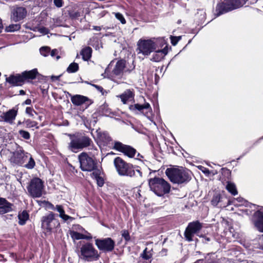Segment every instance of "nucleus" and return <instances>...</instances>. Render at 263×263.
Returning a JSON list of instances; mask_svg holds the SVG:
<instances>
[{"label": "nucleus", "mask_w": 263, "mask_h": 263, "mask_svg": "<svg viewBox=\"0 0 263 263\" xmlns=\"http://www.w3.org/2000/svg\"><path fill=\"white\" fill-rule=\"evenodd\" d=\"M176 37H178V41L181 39V36H176Z\"/></svg>", "instance_id": "nucleus-64"}, {"label": "nucleus", "mask_w": 263, "mask_h": 263, "mask_svg": "<svg viewBox=\"0 0 263 263\" xmlns=\"http://www.w3.org/2000/svg\"><path fill=\"white\" fill-rule=\"evenodd\" d=\"M80 256L81 259L87 261H96L100 257L98 251L90 242H86L82 245L80 248Z\"/></svg>", "instance_id": "nucleus-7"}, {"label": "nucleus", "mask_w": 263, "mask_h": 263, "mask_svg": "<svg viewBox=\"0 0 263 263\" xmlns=\"http://www.w3.org/2000/svg\"><path fill=\"white\" fill-rule=\"evenodd\" d=\"M93 86L100 92H101L102 95H104V93H107L106 91H105L103 89V88L101 86L97 85H93Z\"/></svg>", "instance_id": "nucleus-50"}, {"label": "nucleus", "mask_w": 263, "mask_h": 263, "mask_svg": "<svg viewBox=\"0 0 263 263\" xmlns=\"http://www.w3.org/2000/svg\"><path fill=\"white\" fill-rule=\"evenodd\" d=\"M31 104V100L29 99H27L24 103L23 104L30 105Z\"/></svg>", "instance_id": "nucleus-56"}, {"label": "nucleus", "mask_w": 263, "mask_h": 263, "mask_svg": "<svg viewBox=\"0 0 263 263\" xmlns=\"http://www.w3.org/2000/svg\"><path fill=\"white\" fill-rule=\"evenodd\" d=\"M92 152H90L91 157L88 156L85 152H82L78 157L79 161L80 163V168L83 171L91 172L97 167V163L93 157L98 155V150L96 147L92 146L90 148Z\"/></svg>", "instance_id": "nucleus-4"}, {"label": "nucleus", "mask_w": 263, "mask_h": 263, "mask_svg": "<svg viewBox=\"0 0 263 263\" xmlns=\"http://www.w3.org/2000/svg\"><path fill=\"white\" fill-rule=\"evenodd\" d=\"M54 5L58 8L63 6V1H53Z\"/></svg>", "instance_id": "nucleus-54"}, {"label": "nucleus", "mask_w": 263, "mask_h": 263, "mask_svg": "<svg viewBox=\"0 0 263 263\" xmlns=\"http://www.w3.org/2000/svg\"><path fill=\"white\" fill-rule=\"evenodd\" d=\"M21 25L19 24H11L7 26L5 30L7 32H14L20 30Z\"/></svg>", "instance_id": "nucleus-35"}, {"label": "nucleus", "mask_w": 263, "mask_h": 263, "mask_svg": "<svg viewBox=\"0 0 263 263\" xmlns=\"http://www.w3.org/2000/svg\"><path fill=\"white\" fill-rule=\"evenodd\" d=\"M115 15L116 18L119 20L122 24H124L126 23V21L121 13L119 12L115 13Z\"/></svg>", "instance_id": "nucleus-40"}, {"label": "nucleus", "mask_w": 263, "mask_h": 263, "mask_svg": "<svg viewBox=\"0 0 263 263\" xmlns=\"http://www.w3.org/2000/svg\"><path fill=\"white\" fill-rule=\"evenodd\" d=\"M95 245L100 251L103 252H110L115 248V242L111 238L107 237L96 239Z\"/></svg>", "instance_id": "nucleus-12"}, {"label": "nucleus", "mask_w": 263, "mask_h": 263, "mask_svg": "<svg viewBox=\"0 0 263 263\" xmlns=\"http://www.w3.org/2000/svg\"><path fill=\"white\" fill-rule=\"evenodd\" d=\"M257 208V205L248 202V211L250 209L254 211L251 217V221L259 232L263 233V208L259 210Z\"/></svg>", "instance_id": "nucleus-8"}, {"label": "nucleus", "mask_w": 263, "mask_h": 263, "mask_svg": "<svg viewBox=\"0 0 263 263\" xmlns=\"http://www.w3.org/2000/svg\"><path fill=\"white\" fill-rule=\"evenodd\" d=\"M138 263H151V262H147V261H141V260H140L138 262Z\"/></svg>", "instance_id": "nucleus-61"}, {"label": "nucleus", "mask_w": 263, "mask_h": 263, "mask_svg": "<svg viewBox=\"0 0 263 263\" xmlns=\"http://www.w3.org/2000/svg\"><path fill=\"white\" fill-rule=\"evenodd\" d=\"M136 149L132 147L129 145H127L124 149L123 153H124L125 155L129 157L132 158L133 157L136 153Z\"/></svg>", "instance_id": "nucleus-32"}, {"label": "nucleus", "mask_w": 263, "mask_h": 263, "mask_svg": "<svg viewBox=\"0 0 263 263\" xmlns=\"http://www.w3.org/2000/svg\"><path fill=\"white\" fill-rule=\"evenodd\" d=\"M17 115V110L11 109L6 112L0 111V122H5L10 124L13 123Z\"/></svg>", "instance_id": "nucleus-16"}, {"label": "nucleus", "mask_w": 263, "mask_h": 263, "mask_svg": "<svg viewBox=\"0 0 263 263\" xmlns=\"http://www.w3.org/2000/svg\"><path fill=\"white\" fill-rule=\"evenodd\" d=\"M100 110L102 114H107L110 112L108 110V106L106 104L101 105L100 107Z\"/></svg>", "instance_id": "nucleus-44"}, {"label": "nucleus", "mask_w": 263, "mask_h": 263, "mask_svg": "<svg viewBox=\"0 0 263 263\" xmlns=\"http://www.w3.org/2000/svg\"><path fill=\"white\" fill-rule=\"evenodd\" d=\"M27 11L23 7H12L11 8L10 19L14 22L23 20L27 15Z\"/></svg>", "instance_id": "nucleus-14"}, {"label": "nucleus", "mask_w": 263, "mask_h": 263, "mask_svg": "<svg viewBox=\"0 0 263 263\" xmlns=\"http://www.w3.org/2000/svg\"><path fill=\"white\" fill-rule=\"evenodd\" d=\"M170 39L171 40V43L173 45L175 46L178 43V39L176 36H171Z\"/></svg>", "instance_id": "nucleus-51"}, {"label": "nucleus", "mask_w": 263, "mask_h": 263, "mask_svg": "<svg viewBox=\"0 0 263 263\" xmlns=\"http://www.w3.org/2000/svg\"><path fill=\"white\" fill-rule=\"evenodd\" d=\"M166 44L165 41L162 39L142 40L137 43V53L144 56H148L158 47H163Z\"/></svg>", "instance_id": "nucleus-1"}, {"label": "nucleus", "mask_w": 263, "mask_h": 263, "mask_svg": "<svg viewBox=\"0 0 263 263\" xmlns=\"http://www.w3.org/2000/svg\"><path fill=\"white\" fill-rule=\"evenodd\" d=\"M41 223L42 228L47 233H51L60 226L58 219L55 218L54 214L51 212L42 217Z\"/></svg>", "instance_id": "nucleus-10"}, {"label": "nucleus", "mask_w": 263, "mask_h": 263, "mask_svg": "<svg viewBox=\"0 0 263 263\" xmlns=\"http://www.w3.org/2000/svg\"><path fill=\"white\" fill-rule=\"evenodd\" d=\"M245 1H222L219 3L215 9V15L218 16L222 14L238 8L245 4Z\"/></svg>", "instance_id": "nucleus-9"}, {"label": "nucleus", "mask_w": 263, "mask_h": 263, "mask_svg": "<svg viewBox=\"0 0 263 263\" xmlns=\"http://www.w3.org/2000/svg\"><path fill=\"white\" fill-rule=\"evenodd\" d=\"M202 263H220L217 255L214 253H208L205 257Z\"/></svg>", "instance_id": "nucleus-26"}, {"label": "nucleus", "mask_w": 263, "mask_h": 263, "mask_svg": "<svg viewBox=\"0 0 263 263\" xmlns=\"http://www.w3.org/2000/svg\"><path fill=\"white\" fill-rule=\"evenodd\" d=\"M74 229L76 230L77 231H79V232H81V233H84L85 234L88 235V233L83 228H82L80 225L75 226Z\"/></svg>", "instance_id": "nucleus-47"}, {"label": "nucleus", "mask_w": 263, "mask_h": 263, "mask_svg": "<svg viewBox=\"0 0 263 263\" xmlns=\"http://www.w3.org/2000/svg\"><path fill=\"white\" fill-rule=\"evenodd\" d=\"M58 50L57 49H53L51 51H50V54L52 57H54L58 54Z\"/></svg>", "instance_id": "nucleus-53"}, {"label": "nucleus", "mask_w": 263, "mask_h": 263, "mask_svg": "<svg viewBox=\"0 0 263 263\" xmlns=\"http://www.w3.org/2000/svg\"><path fill=\"white\" fill-rule=\"evenodd\" d=\"M19 92H20V95H24L25 94V92L23 90H20Z\"/></svg>", "instance_id": "nucleus-60"}, {"label": "nucleus", "mask_w": 263, "mask_h": 263, "mask_svg": "<svg viewBox=\"0 0 263 263\" xmlns=\"http://www.w3.org/2000/svg\"><path fill=\"white\" fill-rule=\"evenodd\" d=\"M92 171L93 172L91 174V176L92 178H96L98 177L101 176V171L100 170L97 169L96 167Z\"/></svg>", "instance_id": "nucleus-43"}, {"label": "nucleus", "mask_w": 263, "mask_h": 263, "mask_svg": "<svg viewBox=\"0 0 263 263\" xmlns=\"http://www.w3.org/2000/svg\"><path fill=\"white\" fill-rule=\"evenodd\" d=\"M130 109L133 110H137L142 113H144V111L145 110V115L147 117L152 115V108L147 102H145L143 104H135L130 106Z\"/></svg>", "instance_id": "nucleus-18"}, {"label": "nucleus", "mask_w": 263, "mask_h": 263, "mask_svg": "<svg viewBox=\"0 0 263 263\" xmlns=\"http://www.w3.org/2000/svg\"><path fill=\"white\" fill-rule=\"evenodd\" d=\"M48 208L52 210H56V206H54L52 203H49Z\"/></svg>", "instance_id": "nucleus-55"}, {"label": "nucleus", "mask_w": 263, "mask_h": 263, "mask_svg": "<svg viewBox=\"0 0 263 263\" xmlns=\"http://www.w3.org/2000/svg\"><path fill=\"white\" fill-rule=\"evenodd\" d=\"M17 155L20 156H23L28 159L27 163L24 165V167L28 169H32L34 168L35 163L30 154L25 153L23 150H20L17 151Z\"/></svg>", "instance_id": "nucleus-20"}, {"label": "nucleus", "mask_w": 263, "mask_h": 263, "mask_svg": "<svg viewBox=\"0 0 263 263\" xmlns=\"http://www.w3.org/2000/svg\"><path fill=\"white\" fill-rule=\"evenodd\" d=\"M59 78H60V76H52L51 77V79L52 80V81H54L59 80Z\"/></svg>", "instance_id": "nucleus-58"}, {"label": "nucleus", "mask_w": 263, "mask_h": 263, "mask_svg": "<svg viewBox=\"0 0 263 263\" xmlns=\"http://www.w3.org/2000/svg\"><path fill=\"white\" fill-rule=\"evenodd\" d=\"M202 224L199 221H195L189 223L184 232L186 239L190 242L193 241V237L197 234L202 228Z\"/></svg>", "instance_id": "nucleus-13"}, {"label": "nucleus", "mask_w": 263, "mask_h": 263, "mask_svg": "<svg viewBox=\"0 0 263 263\" xmlns=\"http://www.w3.org/2000/svg\"><path fill=\"white\" fill-rule=\"evenodd\" d=\"M226 190L233 196L237 195L238 192L235 184L231 182L228 181L226 185Z\"/></svg>", "instance_id": "nucleus-30"}, {"label": "nucleus", "mask_w": 263, "mask_h": 263, "mask_svg": "<svg viewBox=\"0 0 263 263\" xmlns=\"http://www.w3.org/2000/svg\"><path fill=\"white\" fill-rule=\"evenodd\" d=\"M165 173L170 181L181 184L189 182L191 179V172L187 170L173 168L166 170Z\"/></svg>", "instance_id": "nucleus-5"}, {"label": "nucleus", "mask_w": 263, "mask_h": 263, "mask_svg": "<svg viewBox=\"0 0 263 263\" xmlns=\"http://www.w3.org/2000/svg\"><path fill=\"white\" fill-rule=\"evenodd\" d=\"M60 58V57L59 55H57V56H56V59H57V60H59Z\"/></svg>", "instance_id": "nucleus-63"}, {"label": "nucleus", "mask_w": 263, "mask_h": 263, "mask_svg": "<svg viewBox=\"0 0 263 263\" xmlns=\"http://www.w3.org/2000/svg\"><path fill=\"white\" fill-rule=\"evenodd\" d=\"M19 134L22 137L24 138L25 139L28 140L30 138V135L29 132L24 130H20L18 132Z\"/></svg>", "instance_id": "nucleus-39"}, {"label": "nucleus", "mask_w": 263, "mask_h": 263, "mask_svg": "<svg viewBox=\"0 0 263 263\" xmlns=\"http://www.w3.org/2000/svg\"><path fill=\"white\" fill-rule=\"evenodd\" d=\"M28 193L33 198L42 196L43 190V183L39 178L31 179L27 187Z\"/></svg>", "instance_id": "nucleus-11"}, {"label": "nucleus", "mask_w": 263, "mask_h": 263, "mask_svg": "<svg viewBox=\"0 0 263 263\" xmlns=\"http://www.w3.org/2000/svg\"><path fill=\"white\" fill-rule=\"evenodd\" d=\"M92 28L93 30L96 31H100L101 30V27L100 26H93Z\"/></svg>", "instance_id": "nucleus-57"}, {"label": "nucleus", "mask_w": 263, "mask_h": 263, "mask_svg": "<svg viewBox=\"0 0 263 263\" xmlns=\"http://www.w3.org/2000/svg\"><path fill=\"white\" fill-rule=\"evenodd\" d=\"M198 168L202 172L206 175H209L210 174V171L209 170L204 166H199Z\"/></svg>", "instance_id": "nucleus-48"}, {"label": "nucleus", "mask_w": 263, "mask_h": 263, "mask_svg": "<svg viewBox=\"0 0 263 263\" xmlns=\"http://www.w3.org/2000/svg\"><path fill=\"white\" fill-rule=\"evenodd\" d=\"M55 210L59 213V217L61 218L64 221H66L68 220H69L70 221H72L73 220V217L65 214V211L62 205H57Z\"/></svg>", "instance_id": "nucleus-27"}, {"label": "nucleus", "mask_w": 263, "mask_h": 263, "mask_svg": "<svg viewBox=\"0 0 263 263\" xmlns=\"http://www.w3.org/2000/svg\"><path fill=\"white\" fill-rule=\"evenodd\" d=\"M151 190L158 196H161L170 192L171 186L163 178L155 177L149 180Z\"/></svg>", "instance_id": "nucleus-6"}, {"label": "nucleus", "mask_w": 263, "mask_h": 263, "mask_svg": "<svg viewBox=\"0 0 263 263\" xmlns=\"http://www.w3.org/2000/svg\"><path fill=\"white\" fill-rule=\"evenodd\" d=\"M71 101L74 105L77 106H79L84 103L86 104L87 106H89L92 103L91 101L87 97L79 95H76L72 97Z\"/></svg>", "instance_id": "nucleus-19"}, {"label": "nucleus", "mask_w": 263, "mask_h": 263, "mask_svg": "<svg viewBox=\"0 0 263 263\" xmlns=\"http://www.w3.org/2000/svg\"><path fill=\"white\" fill-rule=\"evenodd\" d=\"M50 49L48 47H42L40 48L41 54L44 57H47L50 53Z\"/></svg>", "instance_id": "nucleus-38"}, {"label": "nucleus", "mask_w": 263, "mask_h": 263, "mask_svg": "<svg viewBox=\"0 0 263 263\" xmlns=\"http://www.w3.org/2000/svg\"><path fill=\"white\" fill-rule=\"evenodd\" d=\"M70 235L71 238L74 240L79 239H87L89 240L92 238V236L90 234L88 233V235L78 231H71L70 232Z\"/></svg>", "instance_id": "nucleus-24"}, {"label": "nucleus", "mask_w": 263, "mask_h": 263, "mask_svg": "<svg viewBox=\"0 0 263 263\" xmlns=\"http://www.w3.org/2000/svg\"><path fill=\"white\" fill-rule=\"evenodd\" d=\"M125 67V62L124 60H119L117 62L112 73L116 76H121Z\"/></svg>", "instance_id": "nucleus-22"}, {"label": "nucleus", "mask_w": 263, "mask_h": 263, "mask_svg": "<svg viewBox=\"0 0 263 263\" xmlns=\"http://www.w3.org/2000/svg\"><path fill=\"white\" fill-rule=\"evenodd\" d=\"M39 32H40L41 33H42L43 34H47L49 32V30L47 28L42 27L38 29Z\"/></svg>", "instance_id": "nucleus-49"}, {"label": "nucleus", "mask_w": 263, "mask_h": 263, "mask_svg": "<svg viewBox=\"0 0 263 263\" xmlns=\"http://www.w3.org/2000/svg\"><path fill=\"white\" fill-rule=\"evenodd\" d=\"M119 97L123 104H126L129 101L132 100L134 97V93L130 89L126 90L123 93L117 96Z\"/></svg>", "instance_id": "nucleus-23"}, {"label": "nucleus", "mask_w": 263, "mask_h": 263, "mask_svg": "<svg viewBox=\"0 0 263 263\" xmlns=\"http://www.w3.org/2000/svg\"><path fill=\"white\" fill-rule=\"evenodd\" d=\"M24 81L27 79H34L38 74L37 69L35 68L29 71H25L22 73Z\"/></svg>", "instance_id": "nucleus-28"}, {"label": "nucleus", "mask_w": 263, "mask_h": 263, "mask_svg": "<svg viewBox=\"0 0 263 263\" xmlns=\"http://www.w3.org/2000/svg\"><path fill=\"white\" fill-rule=\"evenodd\" d=\"M126 145L123 144L120 142L116 141L114 143L113 148L119 152L123 153Z\"/></svg>", "instance_id": "nucleus-36"}, {"label": "nucleus", "mask_w": 263, "mask_h": 263, "mask_svg": "<svg viewBox=\"0 0 263 263\" xmlns=\"http://www.w3.org/2000/svg\"><path fill=\"white\" fill-rule=\"evenodd\" d=\"M211 202L214 206L219 205V208H225L230 205L232 201L226 197L222 196L219 193L216 192L213 195Z\"/></svg>", "instance_id": "nucleus-15"}, {"label": "nucleus", "mask_w": 263, "mask_h": 263, "mask_svg": "<svg viewBox=\"0 0 263 263\" xmlns=\"http://www.w3.org/2000/svg\"><path fill=\"white\" fill-rule=\"evenodd\" d=\"M13 204L5 198L0 197V214L3 215L13 210Z\"/></svg>", "instance_id": "nucleus-21"}, {"label": "nucleus", "mask_w": 263, "mask_h": 263, "mask_svg": "<svg viewBox=\"0 0 263 263\" xmlns=\"http://www.w3.org/2000/svg\"><path fill=\"white\" fill-rule=\"evenodd\" d=\"M91 53L92 49L89 47L84 48L80 52L84 61H88L91 57Z\"/></svg>", "instance_id": "nucleus-29"}, {"label": "nucleus", "mask_w": 263, "mask_h": 263, "mask_svg": "<svg viewBox=\"0 0 263 263\" xmlns=\"http://www.w3.org/2000/svg\"><path fill=\"white\" fill-rule=\"evenodd\" d=\"M18 223L20 225H24L29 218V215L26 211L19 213L18 215Z\"/></svg>", "instance_id": "nucleus-31"}, {"label": "nucleus", "mask_w": 263, "mask_h": 263, "mask_svg": "<svg viewBox=\"0 0 263 263\" xmlns=\"http://www.w3.org/2000/svg\"><path fill=\"white\" fill-rule=\"evenodd\" d=\"M7 82L14 85H21L24 81L22 74L16 76H11L6 79Z\"/></svg>", "instance_id": "nucleus-25"}, {"label": "nucleus", "mask_w": 263, "mask_h": 263, "mask_svg": "<svg viewBox=\"0 0 263 263\" xmlns=\"http://www.w3.org/2000/svg\"><path fill=\"white\" fill-rule=\"evenodd\" d=\"M79 70L78 64L73 62L71 63L67 67L66 71L68 73H74L78 71Z\"/></svg>", "instance_id": "nucleus-33"}, {"label": "nucleus", "mask_w": 263, "mask_h": 263, "mask_svg": "<svg viewBox=\"0 0 263 263\" xmlns=\"http://www.w3.org/2000/svg\"><path fill=\"white\" fill-rule=\"evenodd\" d=\"M25 112L27 114L29 115L31 117H33L34 114H37V112L32 107H27L26 108Z\"/></svg>", "instance_id": "nucleus-41"}, {"label": "nucleus", "mask_w": 263, "mask_h": 263, "mask_svg": "<svg viewBox=\"0 0 263 263\" xmlns=\"http://www.w3.org/2000/svg\"><path fill=\"white\" fill-rule=\"evenodd\" d=\"M24 123L25 124L26 127L27 128H34L36 129L39 128L37 126V123L36 121H31V120L28 119L25 120Z\"/></svg>", "instance_id": "nucleus-37"}, {"label": "nucleus", "mask_w": 263, "mask_h": 263, "mask_svg": "<svg viewBox=\"0 0 263 263\" xmlns=\"http://www.w3.org/2000/svg\"><path fill=\"white\" fill-rule=\"evenodd\" d=\"M3 28L2 20L0 18V32L2 31V29Z\"/></svg>", "instance_id": "nucleus-59"}, {"label": "nucleus", "mask_w": 263, "mask_h": 263, "mask_svg": "<svg viewBox=\"0 0 263 263\" xmlns=\"http://www.w3.org/2000/svg\"><path fill=\"white\" fill-rule=\"evenodd\" d=\"M240 211H242V214L246 213V209H241Z\"/></svg>", "instance_id": "nucleus-62"}, {"label": "nucleus", "mask_w": 263, "mask_h": 263, "mask_svg": "<svg viewBox=\"0 0 263 263\" xmlns=\"http://www.w3.org/2000/svg\"><path fill=\"white\" fill-rule=\"evenodd\" d=\"M16 156L18 158H20V160L18 161V163L21 165L25 164V163L27 162L28 161V158H26L25 157L23 156H20L17 155V152L16 153Z\"/></svg>", "instance_id": "nucleus-45"}, {"label": "nucleus", "mask_w": 263, "mask_h": 263, "mask_svg": "<svg viewBox=\"0 0 263 263\" xmlns=\"http://www.w3.org/2000/svg\"><path fill=\"white\" fill-rule=\"evenodd\" d=\"M68 136L70 142L68 144V148L73 152H76L78 149H82L84 148L91 146L92 141L91 139L85 135L79 134H69Z\"/></svg>", "instance_id": "nucleus-3"}, {"label": "nucleus", "mask_w": 263, "mask_h": 263, "mask_svg": "<svg viewBox=\"0 0 263 263\" xmlns=\"http://www.w3.org/2000/svg\"><path fill=\"white\" fill-rule=\"evenodd\" d=\"M199 237H202L203 238L202 241L204 243H207L209 241H210V238L207 236H205L204 235H198Z\"/></svg>", "instance_id": "nucleus-52"}, {"label": "nucleus", "mask_w": 263, "mask_h": 263, "mask_svg": "<svg viewBox=\"0 0 263 263\" xmlns=\"http://www.w3.org/2000/svg\"><path fill=\"white\" fill-rule=\"evenodd\" d=\"M116 170L120 176H126L132 177L138 173L140 177H142V173L138 167H134L130 163L126 162L120 157H116L114 161Z\"/></svg>", "instance_id": "nucleus-2"}, {"label": "nucleus", "mask_w": 263, "mask_h": 263, "mask_svg": "<svg viewBox=\"0 0 263 263\" xmlns=\"http://www.w3.org/2000/svg\"><path fill=\"white\" fill-rule=\"evenodd\" d=\"M121 235L122 237L124 238L126 241H128L130 240V235L128 232L127 230H124L122 231Z\"/></svg>", "instance_id": "nucleus-42"}, {"label": "nucleus", "mask_w": 263, "mask_h": 263, "mask_svg": "<svg viewBox=\"0 0 263 263\" xmlns=\"http://www.w3.org/2000/svg\"><path fill=\"white\" fill-rule=\"evenodd\" d=\"M163 47H158L153 52L154 53L151 59L153 62H158L161 61L168 53V48L166 44Z\"/></svg>", "instance_id": "nucleus-17"}, {"label": "nucleus", "mask_w": 263, "mask_h": 263, "mask_svg": "<svg viewBox=\"0 0 263 263\" xmlns=\"http://www.w3.org/2000/svg\"><path fill=\"white\" fill-rule=\"evenodd\" d=\"M95 179L96 180L98 186L101 187L104 185V181L102 176L98 177Z\"/></svg>", "instance_id": "nucleus-46"}, {"label": "nucleus", "mask_w": 263, "mask_h": 263, "mask_svg": "<svg viewBox=\"0 0 263 263\" xmlns=\"http://www.w3.org/2000/svg\"><path fill=\"white\" fill-rule=\"evenodd\" d=\"M152 251V250L147 251V248H146L141 254L140 256L144 259L148 260L152 257L153 254Z\"/></svg>", "instance_id": "nucleus-34"}]
</instances>
